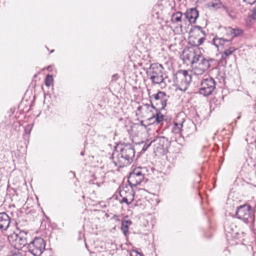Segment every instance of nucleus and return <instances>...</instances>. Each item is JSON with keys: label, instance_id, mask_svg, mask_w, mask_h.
<instances>
[{"label": "nucleus", "instance_id": "0eeeda50", "mask_svg": "<svg viewBox=\"0 0 256 256\" xmlns=\"http://www.w3.org/2000/svg\"><path fill=\"white\" fill-rule=\"evenodd\" d=\"M251 206L249 205L244 204L238 208L236 215L240 220L245 223L253 222V218L250 213Z\"/></svg>", "mask_w": 256, "mask_h": 256}, {"label": "nucleus", "instance_id": "58836bf2", "mask_svg": "<svg viewBox=\"0 0 256 256\" xmlns=\"http://www.w3.org/2000/svg\"><path fill=\"white\" fill-rule=\"evenodd\" d=\"M255 122H256V121Z\"/></svg>", "mask_w": 256, "mask_h": 256}, {"label": "nucleus", "instance_id": "72a5a7b5", "mask_svg": "<svg viewBox=\"0 0 256 256\" xmlns=\"http://www.w3.org/2000/svg\"><path fill=\"white\" fill-rule=\"evenodd\" d=\"M194 42H196V40H194V41H190V43L193 46V44H194Z\"/></svg>", "mask_w": 256, "mask_h": 256}, {"label": "nucleus", "instance_id": "7ed1b4c3", "mask_svg": "<svg viewBox=\"0 0 256 256\" xmlns=\"http://www.w3.org/2000/svg\"><path fill=\"white\" fill-rule=\"evenodd\" d=\"M146 74L153 84H160L164 82V68L160 64L158 63L151 64L146 71Z\"/></svg>", "mask_w": 256, "mask_h": 256}, {"label": "nucleus", "instance_id": "b1692460", "mask_svg": "<svg viewBox=\"0 0 256 256\" xmlns=\"http://www.w3.org/2000/svg\"><path fill=\"white\" fill-rule=\"evenodd\" d=\"M53 82V78L52 75L48 74L45 80V84L46 86H50L52 84Z\"/></svg>", "mask_w": 256, "mask_h": 256}, {"label": "nucleus", "instance_id": "f704fd0d", "mask_svg": "<svg viewBox=\"0 0 256 256\" xmlns=\"http://www.w3.org/2000/svg\"><path fill=\"white\" fill-rule=\"evenodd\" d=\"M137 256H142L140 254L138 253L136 254Z\"/></svg>", "mask_w": 256, "mask_h": 256}, {"label": "nucleus", "instance_id": "4c0bfd02", "mask_svg": "<svg viewBox=\"0 0 256 256\" xmlns=\"http://www.w3.org/2000/svg\"><path fill=\"white\" fill-rule=\"evenodd\" d=\"M198 28H199L200 29H202V28H201L200 27V26H198Z\"/></svg>", "mask_w": 256, "mask_h": 256}, {"label": "nucleus", "instance_id": "e433bc0d", "mask_svg": "<svg viewBox=\"0 0 256 256\" xmlns=\"http://www.w3.org/2000/svg\"><path fill=\"white\" fill-rule=\"evenodd\" d=\"M141 124H142V125H143V124H144L143 122H141Z\"/></svg>", "mask_w": 256, "mask_h": 256}, {"label": "nucleus", "instance_id": "c85d7f7f", "mask_svg": "<svg viewBox=\"0 0 256 256\" xmlns=\"http://www.w3.org/2000/svg\"><path fill=\"white\" fill-rule=\"evenodd\" d=\"M4 246L3 242L0 241V256H3L4 254V250H2Z\"/></svg>", "mask_w": 256, "mask_h": 256}, {"label": "nucleus", "instance_id": "4be33fe9", "mask_svg": "<svg viewBox=\"0 0 256 256\" xmlns=\"http://www.w3.org/2000/svg\"><path fill=\"white\" fill-rule=\"evenodd\" d=\"M206 38L204 37H202L198 40H196V42H194V44H193V46H194L193 48L194 49L198 48V50L197 47L202 44L204 42Z\"/></svg>", "mask_w": 256, "mask_h": 256}, {"label": "nucleus", "instance_id": "f8f14e48", "mask_svg": "<svg viewBox=\"0 0 256 256\" xmlns=\"http://www.w3.org/2000/svg\"><path fill=\"white\" fill-rule=\"evenodd\" d=\"M184 16L190 22L194 23L198 16V12L196 8H190L187 10L184 14Z\"/></svg>", "mask_w": 256, "mask_h": 256}, {"label": "nucleus", "instance_id": "423d86ee", "mask_svg": "<svg viewBox=\"0 0 256 256\" xmlns=\"http://www.w3.org/2000/svg\"><path fill=\"white\" fill-rule=\"evenodd\" d=\"M46 244L41 238L36 237L28 245V251L34 256H40L45 250Z\"/></svg>", "mask_w": 256, "mask_h": 256}, {"label": "nucleus", "instance_id": "f257e3e1", "mask_svg": "<svg viewBox=\"0 0 256 256\" xmlns=\"http://www.w3.org/2000/svg\"><path fill=\"white\" fill-rule=\"evenodd\" d=\"M135 150L130 144L122 145L120 152L113 153L112 161L115 166L122 168L128 166L133 161Z\"/></svg>", "mask_w": 256, "mask_h": 256}, {"label": "nucleus", "instance_id": "5701e85b", "mask_svg": "<svg viewBox=\"0 0 256 256\" xmlns=\"http://www.w3.org/2000/svg\"><path fill=\"white\" fill-rule=\"evenodd\" d=\"M204 72H205V71H204L203 70L200 68L198 66H196L195 68H194L192 70V72L194 73V75H197V76L202 75Z\"/></svg>", "mask_w": 256, "mask_h": 256}, {"label": "nucleus", "instance_id": "9b49d317", "mask_svg": "<svg viewBox=\"0 0 256 256\" xmlns=\"http://www.w3.org/2000/svg\"><path fill=\"white\" fill-rule=\"evenodd\" d=\"M152 97L154 98L156 105L160 104V108H164L166 106L168 100V96L164 92L160 91L157 94L152 95Z\"/></svg>", "mask_w": 256, "mask_h": 256}, {"label": "nucleus", "instance_id": "c756f323", "mask_svg": "<svg viewBox=\"0 0 256 256\" xmlns=\"http://www.w3.org/2000/svg\"><path fill=\"white\" fill-rule=\"evenodd\" d=\"M244 2L246 3L250 4H254L256 2V0H243Z\"/></svg>", "mask_w": 256, "mask_h": 256}, {"label": "nucleus", "instance_id": "c9c22d12", "mask_svg": "<svg viewBox=\"0 0 256 256\" xmlns=\"http://www.w3.org/2000/svg\"><path fill=\"white\" fill-rule=\"evenodd\" d=\"M80 154H81V155L83 156L84 154V152H81Z\"/></svg>", "mask_w": 256, "mask_h": 256}, {"label": "nucleus", "instance_id": "a878e982", "mask_svg": "<svg viewBox=\"0 0 256 256\" xmlns=\"http://www.w3.org/2000/svg\"><path fill=\"white\" fill-rule=\"evenodd\" d=\"M121 230L125 236H127L128 230V225H122Z\"/></svg>", "mask_w": 256, "mask_h": 256}, {"label": "nucleus", "instance_id": "aec40b11", "mask_svg": "<svg viewBox=\"0 0 256 256\" xmlns=\"http://www.w3.org/2000/svg\"><path fill=\"white\" fill-rule=\"evenodd\" d=\"M182 14L180 12H176L172 16V20L174 22H178L181 21Z\"/></svg>", "mask_w": 256, "mask_h": 256}, {"label": "nucleus", "instance_id": "4468645a", "mask_svg": "<svg viewBox=\"0 0 256 256\" xmlns=\"http://www.w3.org/2000/svg\"><path fill=\"white\" fill-rule=\"evenodd\" d=\"M236 48L234 47H230L228 49H226L224 50V52L222 54L221 61L222 62L223 60L224 61V62H226V58L232 54V53L235 51Z\"/></svg>", "mask_w": 256, "mask_h": 256}, {"label": "nucleus", "instance_id": "20e7f679", "mask_svg": "<svg viewBox=\"0 0 256 256\" xmlns=\"http://www.w3.org/2000/svg\"><path fill=\"white\" fill-rule=\"evenodd\" d=\"M173 80L178 88L182 91H186L192 81V72L180 70L174 74Z\"/></svg>", "mask_w": 256, "mask_h": 256}, {"label": "nucleus", "instance_id": "f03ea898", "mask_svg": "<svg viewBox=\"0 0 256 256\" xmlns=\"http://www.w3.org/2000/svg\"><path fill=\"white\" fill-rule=\"evenodd\" d=\"M183 54L184 58L188 60L192 64L196 63L200 61L197 66L205 72L208 70L210 66V61H212V59L208 60L204 58L198 48H185L184 50Z\"/></svg>", "mask_w": 256, "mask_h": 256}, {"label": "nucleus", "instance_id": "1a4fd4ad", "mask_svg": "<svg viewBox=\"0 0 256 256\" xmlns=\"http://www.w3.org/2000/svg\"><path fill=\"white\" fill-rule=\"evenodd\" d=\"M141 170L140 167L136 168L130 173L128 178V182L132 187L137 186L143 180L144 174Z\"/></svg>", "mask_w": 256, "mask_h": 256}, {"label": "nucleus", "instance_id": "6ab92c4d", "mask_svg": "<svg viewBox=\"0 0 256 256\" xmlns=\"http://www.w3.org/2000/svg\"><path fill=\"white\" fill-rule=\"evenodd\" d=\"M227 226L226 228L224 227V229L226 231H228V232L230 233L232 236H234L238 234V232L234 230V228H236V225H227Z\"/></svg>", "mask_w": 256, "mask_h": 256}, {"label": "nucleus", "instance_id": "39448f33", "mask_svg": "<svg viewBox=\"0 0 256 256\" xmlns=\"http://www.w3.org/2000/svg\"><path fill=\"white\" fill-rule=\"evenodd\" d=\"M26 233L20 231L14 232L12 234L8 236V240L16 250H20L27 244V240L26 237Z\"/></svg>", "mask_w": 256, "mask_h": 256}, {"label": "nucleus", "instance_id": "bb28decb", "mask_svg": "<svg viewBox=\"0 0 256 256\" xmlns=\"http://www.w3.org/2000/svg\"><path fill=\"white\" fill-rule=\"evenodd\" d=\"M152 142L147 140L144 144V146H142V151L144 152L148 149V148L150 146Z\"/></svg>", "mask_w": 256, "mask_h": 256}, {"label": "nucleus", "instance_id": "f3484780", "mask_svg": "<svg viewBox=\"0 0 256 256\" xmlns=\"http://www.w3.org/2000/svg\"><path fill=\"white\" fill-rule=\"evenodd\" d=\"M214 44L216 47L218 48L220 46H223L224 44L226 42H230V40H228L227 38H215L212 40Z\"/></svg>", "mask_w": 256, "mask_h": 256}, {"label": "nucleus", "instance_id": "dca6fc26", "mask_svg": "<svg viewBox=\"0 0 256 256\" xmlns=\"http://www.w3.org/2000/svg\"><path fill=\"white\" fill-rule=\"evenodd\" d=\"M164 116L160 112H158L156 110V114H152V116L150 117V120H154V122H156V124H160L164 120Z\"/></svg>", "mask_w": 256, "mask_h": 256}, {"label": "nucleus", "instance_id": "9d476101", "mask_svg": "<svg viewBox=\"0 0 256 256\" xmlns=\"http://www.w3.org/2000/svg\"><path fill=\"white\" fill-rule=\"evenodd\" d=\"M155 108L154 106L152 104H145L142 106H139L137 110L140 112V114H142L144 117L149 118L148 119L150 120V117L152 116V114L154 113Z\"/></svg>", "mask_w": 256, "mask_h": 256}, {"label": "nucleus", "instance_id": "7c9ffc66", "mask_svg": "<svg viewBox=\"0 0 256 256\" xmlns=\"http://www.w3.org/2000/svg\"><path fill=\"white\" fill-rule=\"evenodd\" d=\"M9 226V225H7L6 228H4V225H2V224H0V230H6L8 229V228Z\"/></svg>", "mask_w": 256, "mask_h": 256}, {"label": "nucleus", "instance_id": "412c9836", "mask_svg": "<svg viewBox=\"0 0 256 256\" xmlns=\"http://www.w3.org/2000/svg\"><path fill=\"white\" fill-rule=\"evenodd\" d=\"M7 256H24V255L19 250H14L10 251L8 252Z\"/></svg>", "mask_w": 256, "mask_h": 256}, {"label": "nucleus", "instance_id": "a211bd4d", "mask_svg": "<svg viewBox=\"0 0 256 256\" xmlns=\"http://www.w3.org/2000/svg\"><path fill=\"white\" fill-rule=\"evenodd\" d=\"M10 218L6 213H0V223H2V224H10Z\"/></svg>", "mask_w": 256, "mask_h": 256}, {"label": "nucleus", "instance_id": "cd10ccee", "mask_svg": "<svg viewBox=\"0 0 256 256\" xmlns=\"http://www.w3.org/2000/svg\"><path fill=\"white\" fill-rule=\"evenodd\" d=\"M133 200H134V194H132V198L130 199V202L128 201V200L127 198L124 197L122 198L120 202H121V203L125 202L128 205L132 202Z\"/></svg>", "mask_w": 256, "mask_h": 256}, {"label": "nucleus", "instance_id": "2eb2a0df", "mask_svg": "<svg viewBox=\"0 0 256 256\" xmlns=\"http://www.w3.org/2000/svg\"><path fill=\"white\" fill-rule=\"evenodd\" d=\"M184 120H182L180 122H174V126L172 128V132L175 134H180L182 131V128L183 126Z\"/></svg>", "mask_w": 256, "mask_h": 256}, {"label": "nucleus", "instance_id": "6e6552de", "mask_svg": "<svg viewBox=\"0 0 256 256\" xmlns=\"http://www.w3.org/2000/svg\"><path fill=\"white\" fill-rule=\"evenodd\" d=\"M215 88L214 80L212 78L207 77L204 78L201 82L199 92L200 94L207 96L212 94Z\"/></svg>", "mask_w": 256, "mask_h": 256}, {"label": "nucleus", "instance_id": "393cba45", "mask_svg": "<svg viewBox=\"0 0 256 256\" xmlns=\"http://www.w3.org/2000/svg\"><path fill=\"white\" fill-rule=\"evenodd\" d=\"M249 18L254 20H256V6L252 10V13L250 15Z\"/></svg>", "mask_w": 256, "mask_h": 256}, {"label": "nucleus", "instance_id": "ddd939ff", "mask_svg": "<svg viewBox=\"0 0 256 256\" xmlns=\"http://www.w3.org/2000/svg\"><path fill=\"white\" fill-rule=\"evenodd\" d=\"M242 33V31L240 29H234L230 27L226 28V34L228 37H230L228 40H230V42L233 38L238 36Z\"/></svg>", "mask_w": 256, "mask_h": 256}, {"label": "nucleus", "instance_id": "2f4dec72", "mask_svg": "<svg viewBox=\"0 0 256 256\" xmlns=\"http://www.w3.org/2000/svg\"><path fill=\"white\" fill-rule=\"evenodd\" d=\"M212 6L214 8H220V6H218V4H214Z\"/></svg>", "mask_w": 256, "mask_h": 256}, {"label": "nucleus", "instance_id": "473e14b6", "mask_svg": "<svg viewBox=\"0 0 256 256\" xmlns=\"http://www.w3.org/2000/svg\"><path fill=\"white\" fill-rule=\"evenodd\" d=\"M128 220H124L122 222V224H128Z\"/></svg>", "mask_w": 256, "mask_h": 256}]
</instances>
